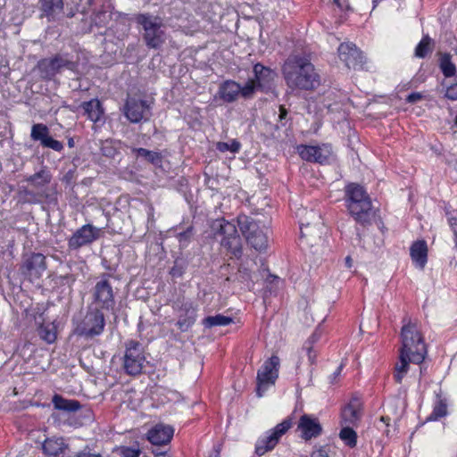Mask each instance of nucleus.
<instances>
[{"mask_svg": "<svg viewBox=\"0 0 457 457\" xmlns=\"http://www.w3.org/2000/svg\"><path fill=\"white\" fill-rule=\"evenodd\" d=\"M194 236V228L189 226L185 231L179 232L177 235V238L179 243L180 248H186L188 246L191 239Z\"/></svg>", "mask_w": 457, "mask_h": 457, "instance_id": "41", "label": "nucleus"}, {"mask_svg": "<svg viewBox=\"0 0 457 457\" xmlns=\"http://www.w3.org/2000/svg\"><path fill=\"white\" fill-rule=\"evenodd\" d=\"M77 457H101L100 455L92 454L88 453H79Z\"/></svg>", "mask_w": 457, "mask_h": 457, "instance_id": "54", "label": "nucleus"}, {"mask_svg": "<svg viewBox=\"0 0 457 457\" xmlns=\"http://www.w3.org/2000/svg\"><path fill=\"white\" fill-rule=\"evenodd\" d=\"M456 123H457V117H456Z\"/></svg>", "mask_w": 457, "mask_h": 457, "instance_id": "59", "label": "nucleus"}, {"mask_svg": "<svg viewBox=\"0 0 457 457\" xmlns=\"http://www.w3.org/2000/svg\"><path fill=\"white\" fill-rule=\"evenodd\" d=\"M339 437L347 446L351 448L356 446L357 434L353 428H349L348 425L340 430Z\"/></svg>", "mask_w": 457, "mask_h": 457, "instance_id": "37", "label": "nucleus"}, {"mask_svg": "<svg viewBox=\"0 0 457 457\" xmlns=\"http://www.w3.org/2000/svg\"><path fill=\"white\" fill-rule=\"evenodd\" d=\"M297 428L302 434V438L304 440H310L312 437H317L322 431L321 425L318 419L308 414L301 416Z\"/></svg>", "mask_w": 457, "mask_h": 457, "instance_id": "23", "label": "nucleus"}, {"mask_svg": "<svg viewBox=\"0 0 457 457\" xmlns=\"http://www.w3.org/2000/svg\"><path fill=\"white\" fill-rule=\"evenodd\" d=\"M68 145L70 147H72L74 145V142H73V139L71 138L69 141H68Z\"/></svg>", "mask_w": 457, "mask_h": 457, "instance_id": "57", "label": "nucleus"}, {"mask_svg": "<svg viewBox=\"0 0 457 457\" xmlns=\"http://www.w3.org/2000/svg\"><path fill=\"white\" fill-rule=\"evenodd\" d=\"M254 78L249 79L246 84L253 86V95L255 91L269 92L274 87V80L277 73L269 67L261 63H256L253 66Z\"/></svg>", "mask_w": 457, "mask_h": 457, "instance_id": "14", "label": "nucleus"}, {"mask_svg": "<svg viewBox=\"0 0 457 457\" xmlns=\"http://www.w3.org/2000/svg\"><path fill=\"white\" fill-rule=\"evenodd\" d=\"M449 224L452 228L453 232L454 233L456 238H457V214L452 215L448 218Z\"/></svg>", "mask_w": 457, "mask_h": 457, "instance_id": "48", "label": "nucleus"}, {"mask_svg": "<svg viewBox=\"0 0 457 457\" xmlns=\"http://www.w3.org/2000/svg\"><path fill=\"white\" fill-rule=\"evenodd\" d=\"M361 417V402L359 398L353 397L342 410V422L345 425H356Z\"/></svg>", "mask_w": 457, "mask_h": 457, "instance_id": "25", "label": "nucleus"}, {"mask_svg": "<svg viewBox=\"0 0 457 457\" xmlns=\"http://www.w3.org/2000/svg\"><path fill=\"white\" fill-rule=\"evenodd\" d=\"M379 0H374L373 3H374V5L376 6V4L378 3Z\"/></svg>", "mask_w": 457, "mask_h": 457, "instance_id": "58", "label": "nucleus"}, {"mask_svg": "<svg viewBox=\"0 0 457 457\" xmlns=\"http://www.w3.org/2000/svg\"><path fill=\"white\" fill-rule=\"evenodd\" d=\"M431 44L432 39L428 35L424 36L415 48V56L424 58L432 51Z\"/></svg>", "mask_w": 457, "mask_h": 457, "instance_id": "38", "label": "nucleus"}, {"mask_svg": "<svg viewBox=\"0 0 457 457\" xmlns=\"http://www.w3.org/2000/svg\"><path fill=\"white\" fill-rule=\"evenodd\" d=\"M68 445L62 437L46 438L43 445L42 450L46 457H64Z\"/></svg>", "mask_w": 457, "mask_h": 457, "instance_id": "26", "label": "nucleus"}, {"mask_svg": "<svg viewBox=\"0 0 457 457\" xmlns=\"http://www.w3.org/2000/svg\"><path fill=\"white\" fill-rule=\"evenodd\" d=\"M114 278L109 273H103L96 279V283L90 290L92 303L90 306L103 311H112L115 307L116 291L113 287Z\"/></svg>", "mask_w": 457, "mask_h": 457, "instance_id": "5", "label": "nucleus"}, {"mask_svg": "<svg viewBox=\"0 0 457 457\" xmlns=\"http://www.w3.org/2000/svg\"><path fill=\"white\" fill-rule=\"evenodd\" d=\"M123 113L132 123L147 121L152 115L151 105L146 100L129 97L123 106Z\"/></svg>", "mask_w": 457, "mask_h": 457, "instance_id": "12", "label": "nucleus"}, {"mask_svg": "<svg viewBox=\"0 0 457 457\" xmlns=\"http://www.w3.org/2000/svg\"><path fill=\"white\" fill-rule=\"evenodd\" d=\"M413 363V360L410 355L400 352L399 360L395 365L394 379L396 383L401 384L410 370V363Z\"/></svg>", "mask_w": 457, "mask_h": 457, "instance_id": "29", "label": "nucleus"}, {"mask_svg": "<svg viewBox=\"0 0 457 457\" xmlns=\"http://www.w3.org/2000/svg\"><path fill=\"white\" fill-rule=\"evenodd\" d=\"M46 268V256L40 253H32L23 257L21 270L33 280L41 278Z\"/></svg>", "mask_w": 457, "mask_h": 457, "instance_id": "18", "label": "nucleus"}, {"mask_svg": "<svg viewBox=\"0 0 457 457\" xmlns=\"http://www.w3.org/2000/svg\"><path fill=\"white\" fill-rule=\"evenodd\" d=\"M320 336L318 335L317 332H314L310 337L309 339L306 341V343L304 344L303 346H308V345H311L312 346V344L314 342H316L318 339H319Z\"/></svg>", "mask_w": 457, "mask_h": 457, "instance_id": "52", "label": "nucleus"}, {"mask_svg": "<svg viewBox=\"0 0 457 457\" xmlns=\"http://www.w3.org/2000/svg\"><path fill=\"white\" fill-rule=\"evenodd\" d=\"M133 152L137 154V157H142L154 165L159 166L162 163V155L158 152L145 148H134Z\"/></svg>", "mask_w": 457, "mask_h": 457, "instance_id": "35", "label": "nucleus"}, {"mask_svg": "<svg viewBox=\"0 0 457 457\" xmlns=\"http://www.w3.org/2000/svg\"><path fill=\"white\" fill-rule=\"evenodd\" d=\"M24 195L26 202L29 204H38L41 202V199L45 198L47 200L49 198V195L45 192L35 194L29 190H25Z\"/></svg>", "mask_w": 457, "mask_h": 457, "instance_id": "43", "label": "nucleus"}, {"mask_svg": "<svg viewBox=\"0 0 457 457\" xmlns=\"http://www.w3.org/2000/svg\"><path fill=\"white\" fill-rule=\"evenodd\" d=\"M343 364H340L336 371L330 376V383L334 384L337 378V377L341 374V371L343 370Z\"/></svg>", "mask_w": 457, "mask_h": 457, "instance_id": "51", "label": "nucleus"}, {"mask_svg": "<svg viewBox=\"0 0 457 457\" xmlns=\"http://www.w3.org/2000/svg\"><path fill=\"white\" fill-rule=\"evenodd\" d=\"M283 75L291 88L312 90L320 85V77L313 64L301 56H292L285 62Z\"/></svg>", "mask_w": 457, "mask_h": 457, "instance_id": "1", "label": "nucleus"}, {"mask_svg": "<svg viewBox=\"0 0 457 457\" xmlns=\"http://www.w3.org/2000/svg\"><path fill=\"white\" fill-rule=\"evenodd\" d=\"M303 349L306 350L308 360L311 364H314L316 361V353L314 352L312 346H303Z\"/></svg>", "mask_w": 457, "mask_h": 457, "instance_id": "46", "label": "nucleus"}, {"mask_svg": "<svg viewBox=\"0 0 457 457\" xmlns=\"http://www.w3.org/2000/svg\"><path fill=\"white\" fill-rule=\"evenodd\" d=\"M233 320L230 317H227L221 314L215 316H208L203 320V324L205 328H212L216 326H227L232 323Z\"/></svg>", "mask_w": 457, "mask_h": 457, "instance_id": "36", "label": "nucleus"}, {"mask_svg": "<svg viewBox=\"0 0 457 457\" xmlns=\"http://www.w3.org/2000/svg\"><path fill=\"white\" fill-rule=\"evenodd\" d=\"M421 98L422 96L420 93H411L407 96L406 100L408 103L413 104L420 101Z\"/></svg>", "mask_w": 457, "mask_h": 457, "instance_id": "50", "label": "nucleus"}, {"mask_svg": "<svg viewBox=\"0 0 457 457\" xmlns=\"http://www.w3.org/2000/svg\"><path fill=\"white\" fill-rule=\"evenodd\" d=\"M451 55L449 54H442L439 59V67L444 74V76L447 79L449 78H456V66L451 60Z\"/></svg>", "mask_w": 457, "mask_h": 457, "instance_id": "33", "label": "nucleus"}, {"mask_svg": "<svg viewBox=\"0 0 457 457\" xmlns=\"http://www.w3.org/2000/svg\"><path fill=\"white\" fill-rule=\"evenodd\" d=\"M136 21L143 29V40L150 49H160L167 40L165 26L162 20L150 13H139Z\"/></svg>", "mask_w": 457, "mask_h": 457, "instance_id": "4", "label": "nucleus"}, {"mask_svg": "<svg viewBox=\"0 0 457 457\" xmlns=\"http://www.w3.org/2000/svg\"><path fill=\"white\" fill-rule=\"evenodd\" d=\"M351 262H352L351 257H350V256H347V257L345 258V262H346V264H347V266H348V267H351Z\"/></svg>", "mask_w": 457, "mask_h": 457, "instance_id": "56", "label": "nucleus"}, {"mask_svg": "<svg viewBox=\"0 0 457 457\" xmlns=\"http://www.w3.org/2000/svg\"><path fill=\"white\" fill-rule=\"evenodd\" d=\"M174 434L171 426L157 424L147 433V439L155 445H162L170 442Z\"/></svg>", "mask_w": 457, "mask_h": 457, "instance_id": "24", "label": "nucleus"}, {"mask_svg": "<svg viewBox=\"0 0 457 457\" xmlns=\"http://www.w3.org/2000/svg\"><path fill=\"white\" fill-rule=\"evenodd\" d=\"M218 94L224 102L233 103L241 96L245 99L253 97V86L246 84L243 87L234 80H226L219 87Z\"/></svg>", "mask_w": 457, "mask_h": 457, "instance_id": "15", "label": "nucleus"}, {"mask_svg": "<svg viewBox=\"0 0 457 457\" xmlns=\"http://www.w3.org/2000/svg\"><path fill=\"white\" fill-rule=\"evenodd\" d=\"M237 224L247 243L256 251L265 250L268 246V227L252 217L242 214L237 217Z\"/></svg>", "mask_w": 457, "mask_h": 457, "instance_id": "6", "label": "nucleus"}, {"mask_svg": "<svg viewBox=\"0 0 457 457\" xmlns=\"http://www.w3.org/2000/svg\"><path fill=\"white\" fill-rule=\"evenodd\" d=\"M447 415V403L445 399L438 398L434 404L430 415L427 418L428 421H435Z\"/></svg>", "mask_w": 457, "mask_h": 457, "instance_id": "34", "label": "nucleus"}, {"mask_svg": "<svg viewBox=\"0 0 457 457\" xmlns=\"http://www.w3.org/2000/svg\"><path fill=\"white\" fill-rule=\"evenodd\" d=\"M40 338L48 344H52L56 340V333L54 328L50 325H41L38 328Z\"/></svg>", "mask_w": 457, "mask_h": 457, "instance_id": "39", "label": "nucleus"}, {"mask_svg": "<svg viewBox=\"0 0 457 457\" xmlns=\"http://www.w3.org/2000/svg\"><path fill=\"white\" fill-rule=\"evenodd\" d=\"M101 151L103 154L105 156H113L116 153V150L113 147H112L108 143L102 146Z\"/></svg>", "mask_w": 457, "mask_h": 457, "instance_id": "47", "label": "nucleus"}, {"mask_svg": "<svg viewBox=\"0 0 457 457\" xmlns=\"http://www.w3.org/2000/svg\"><path fill=\"white\" fill-rule=\"evenodd\" d=\"M104 311L88 306L86 315L76 328V333L86 338H93L103 333L105 326Z\"/></svg>", "mask_w": 457, "mask_h": 457, "instance_id": "7", "label": "nucleus"}, {"mask_svg": "<svg viewBox=\"0 0 457 457\" xmlns=\"http://www.w3.org/2000/svg\"><path fill=\"white\" fill-rule=\"evenodd\" d=\"M76 68L77 64L74 62L70 61L66 56L61 54H57L52 58L42 59L37 64L39 76L45 80H51L64 69L74 71Z\"/></svg>", "mask_w": 457, "mask_h": 457, "instance_id": "9", "label": "nucleus"}, {"mask_svg": "<svg viewBox=\"0 0 457 457\" xmlns=\"http://www.w3.org/2000/svg\"><path fill=\"white\" fill-rule=\"evenodd\" d=\"M52 403L57 410L74 412L80 409L81 405L79 401L63 398L60 395H54Z\"/></svg>", "mask_w": 457, "mask_h": 457, "instance_id": "31", "label": "nucleus"}, {"mask_svg": "<svg viewBox=\"0 0 457 457\" xmlns=\"http://www.w3.org/2000/svg\"><path fill=\"white\" fill-rule=\"evenodd\" d=\"M173 308L180 312L176 323L182 332L187 331L195 322L197 309L191 301L176 302Z\"/></svg>", "mask_w": 457, "mask_h": 457, "instance_id": "19", "label": "nucleus"}, {"mask_svg": "<svg viewBox=\"0 0 457 457\" xmlns=\"http://www.w3.org/2000/svg\"><path fill=\"white\" fill-rule=\"evenodd\" d=\"M410 253L412 262L420 269H423L428 261V246L424 240L414 242L411 248Z\"/></svg>", "mask_w": 457, "mask_h": 457, "instance_id": "27", "label": "nucleus"}, {"mask_svg": "<svg viewBox=\"0 0 457 457\" xmlns=\"http://www.w3.org/2000/svg\"><path fill=\"white\" fill-rule=\"evenodd\" d=\"M241 148V144L236 140L233 139L231 142H219L217 143V149L221 152H231V153H238Z\"/></svg>", "mask_w": 457, "mask_h": 457, "instance_id": "40", "label": "nucleus"}, {"mask_svg": "<svg viewBox=\"0 0 457 457\" xmlns=\"http://www.w3.org/2000/svg\"><path fill=\"white\" fill-rule=\"evenodd\" d=\"M79 107L83 109L84 114L93 122L99 121L104 115V108L97 98L83 102Z\"/></svg>", "mask_w": 457, "mask_h": 457, "instance_id": "28", "label": "nucleus"}, {"mask_svg": "<svg viewBox=\"0 0 457 457\" xmlns=\"http://www.w3.org/2000/svg\"><path fill=\"white\" fill-rule=\"evenodd\" d=\"M306 213L309 214V216L317 218L318 221L312 226L309 222L304 223L303 221H301V237H305L307 243H309L311 245H318L321 241V234L324 228L323 224L320 220V217L316 212L311 211L309 212H306Z\"/></svg>", "mask_w": 457, "mask_h": 457, "instance_id": "22", "label": "nucleus"}, {"mask_svg": "<svg viewBox=\"0 0 457 457\" xmlns=\"http://www.w3.org/2000/svg\"><path fill=\"white\" fill-rule=\"evenodd\" d=\"M297 153L306 162L323 164L328 162L331 157L332 147L329 144L318 145H300L297 146Z\"/></svg>", "mask_w": 457, "mask_h": 457, "instance_id": "17", "label": "nucleus"}, {"mask_svg": "<svg viewBox=\"0 0 457 457\" xmlns=\"http://www.w3.org/2000/svg\"><path fill=\"white\" fill-rule=\"evenodd\" d=\"M219 232L223 235L221 245L228 249L235 257L242 254L241 239L236 226L225 220H219Z\"/></svg>", "mask_w": 457, "mask_h": 457, "instance_id": "13", "label": "nucleus"}, {"mask_svg": "<svg viewBox=\"0 0 457 457\" xmlns=\"http://www.w3.org/2000/svg\"><path fill=\"white\" fill-rule=\"evenodd\" d=\"M220 451L216 449L213 453H212L209 457H219Z\"/></svg>", "mask_w": 457, "mask_h": 457, "instance_id": "55", "label": "nucleus"}, {"mask_svg": "<svg viewBox=\"0 0 457 457\" xmlns=\"http://www.w3.org/2000/svg\"><path fill=\"white\" fill-rule=\"evenodd\" d=\"M30 137L34 141H39L43 147L50 148L56 152H61L63 149V144L50 137L49 129L45 124H34L31 128Z\"/></svg>", "mask_w": 457, "mask_h": 457, "instance_id": "21", "label": "nucleus"}, {"mask_svg": "<svg viewBox=\"0 0 457 457\" xmlns=\"http://www.w3.org/2000/svg\"><path fill=\"white\" fill-rule=\"evenodd\" d=\"M345 206L350 215L362 227L370 226L376 218V210L363 187L350 183L345 187Z\"/></svg>", "mask_w": 457, "mask_h": 457, "instance_id": "2", "label": "nucleus"}, {"mask_svg": "<svg viewBox=\"0 0 457 457\" xmlns=\"http://www.w3.org/2000/svg\"><path fill=\"white\" fill-rule=\"evenodd\" d=\"M292 427L290 418L285 419L275 428L268 430L262 436L259 437L255 444V453L259 456L271 451L278 445L282 436H284Z\"/></svg>", "mask_w": 457, "mask_h": 457, "instance_id": "11", "label": "nucleus"}, {"mask_svg": "<svg viewBox=\"0 0 457 457\" xmlns=\"http://www.w3.org/2000/svg\"><path fill=\"white\" fill-rule=\"evenodd\" d=\"M287 109L284 106L280 105L279 106V115H278L279 120L282 121L283 120H285L287 118Z\"/></svg>", "mask_w": 457, "mask_h": 457, "instance_id": "53", "label": "nucleus"}, {"mask_svg": "<svg viewBox=\"0 0 457 457\" xmlns=\"http://www.w3.org/2000/svg\"><path fill=\"white\" fill-rule=\"evenodd\" d=\"M102 229L91 224L83 225L78 228L68 240V247L71 250H78L97 240Z\"/></svg>", "mask_w": 457, "mask_h": 457, "instance_id": "16", "label": "nucleus"}, {"mask_svg": "<svg viewBox=\"0 0 457 457\" xmlns=\"http://www.w3.org/2000/svg\"><path fill=\"white\" fill-rule=\"evenodd\" d=\"M110 14L105 11H99L93 14L91 21L96 27L105 26L109 21Z\"/></svg>", "mask_w": 457, "mask_h": 457, "instance_id": "42", "label": "nucleus"}, {"mask_svg": "<svg viewBox=\"0 0 457 457\" xmlns=\"http://www.w3.org/2000/svg\"><path fill=\"white\" fill-rule=\"evenodd\" d=\"M280 361L277 355L266 360L257 372L256 394L262 397L269 386H273L278 377Z\"/></svg>", "mask_w": 457, "mask_h": 457, "instance_id": "10", "label": "nucleus"}, {"mask_svg": "<svg viewBox=\"0 0 457 457\" xmlns=\"http://www.w3.org/2000/svg\"><path fill=\"white\" fill-rule=\"evenodd\" d=\"M338 55L349 69H360L364 63L362 53L353 43H343L338 47Z\"/></svg>", "mask_w": 457, "mask_h": 457, "instance_id": "20", "label": "nucleus"}, {"mask_svg": "<svg viewBox=\"0 0 457 457\" xmlns=\"http://www.w3.org/2000/svg\"><path fill=\"white\" fill-rule=\"evenodd\" d=\"M145 362L144 349L138 342L130 340L126 344L123 355V370L129 376L141 374Z\"/></svg>", "mask_w": 457, "mask_h": 457, "instance_id": "8", "label": "nucleus"}, {"mask_svg": "<svg viewBox=\"0 0 457 457\" xmlns=\"http://www.w3.org/2000/svg\"><path fill=\"white\" fill-rule=\"evenodd\" d=\"M140 449L137 447L122 446L120 447V453L122 457H138L140 454Z\"/></svg>", "mask_w": 457, "mask_h": 457, "instance_id": "44", "label": "nucleus"}, {"mask_svg": "<svg viewBox=\"0 0 457 457\" xmlns=\"http://www.w3.org/2000/svg\"><path fill=\"white\" fill-rule=\"evenodd\" d=\"M51 179L52 176L50 172L45 169H42L35 174L29 176L26 179V181L29 182L36 188H41L48 185Z\"/></svg>", "mask_w": 457, "mask_h": 457, "instance_id": "32", "label": "nucleus"}, {"mask_svg": "<svg viewBox=\"0 0 457 457\" xmlns=\"http://www.w3.org/2000/svg\"><path fill=\"white\" fill-rule=\"evenodd\" d=\"M41 10L49 21L54 20L55 17L62 12V0H40Z\"/></svg>", "mask_w": 457, "mask_h": 457, "instance_id": "30", "label": "nucleus"}, {"mask_svg": "<svg viewBox=\"0 0 457 457\" xmlns=\"http://www.w3.org/2000/svg\"><path fill=\"white\" fill-rule=\"evenodd\" d=\"M403 323L400 334L402 346L399 352L410 355L414 364H420L425 360L427 348L418 324L406 318L403 320Z\"/></svg>", "mask_w": 457, "mask_h": 457, "instance_id": "3", "label": "nucleus"}, {"mask_svg": "<svg viewBox=\"0 0 457 457\" xmlns=\"http://www.w3.org/2000/svg\"><path fill=\"white\" fill-rule=\"evenodd\" d=\"M445 96L451 100H457V77L454 78V83L446 86Z\"/></svg>", "mask_w": 457, "mask_h": 457, "instance_id": "45", "label": "nucleus"}, {"mask_svg": "<svg viewBox=\"0 0 457 457\" xmlns=\"http://www.w3.org/2000/svg\"><path fill=\"white\" fill-rule=\"evenodd\" d=\"M334 4L337 5L340 10H349V0H333Z\"/></svg>", "mask_w": 457, "mask_h": 457, "instance_id": "49", "label": "nucleus"}]
</instances>
